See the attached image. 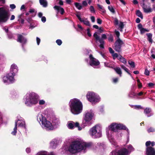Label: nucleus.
Returning <instances> with one entry per match:
<instances>
[{"label":"nucleus","mask_w":155,"mask_h":155,"mask_svg":"<svg viewBox=\"0 0 155 155\" xmlns=\"http://www.w3.org/2000/svg\"><path fill=\"white\" fill-rule=\"evenodd\" d=\"M79 125L78 122L74 123L72 121L69 122L68 124V127L69 129H73L76 126H78Z\"/></svg>","instance_id":"b1692460"},{"label":"nucleus","mask_w":155,"mask_h":155,"mask_svg":"<svg viewBox=\"0 0 155 155\" xmlns=\"http://www.w3.org/2000/svg\"><path fill=\"white\" fill-rule=\"evenodd\" d=\"M3 81L6 84H9V82L10 81V75L9 74H7L3 77Z\"/></svg>","instance_id":"bb28decb"},{"label":"nucleus","mask_w":155,"mask_h":155,"mask_svg":"<svg viewBox=\"0 0 155 155\" xmlns=\"http://www.w3.org/2000/svg\"><path fill=\"white\" fill-rule=\"evenodd\" d=\"M16 122L17 126L18 125V127H20L22 129L26 130L27 128L24 119L20 116L18 115L17 117L16 120L15 121V124Z\"/></svg>","instance_id":"4468645a"},{"label":"nucleus","mask_w":155,"mask_h":155,"mask_svg":"<svg viewBox=\"0 0 155 155\" xmlns=\"http://www.w3.org/2000/svg\"><path fill=\"white\" fill-rule=\"evenodd\" d=\"M109 50L110 52L112 54L113 53H114V51L111 48L109 47Z\"/></svg>","instance_id":"0e129e2a"},{"label":"nucleus","mask_w":155,"mask_h":155,"mask_svg":"<svg viewBox=\"0 0 155 155\" xmlns=\"http://www.w3.org/2000/svg\"><path fill=\"white\" fill-rule=\"evenodd\" d=\"M119 22L118 19L117 18H115L114 19V24L115 25H118L119 28H120V31H122L124 28V25L123 24V22L122 21H120L119 24Z\"/></svg>","instance_id":"412c9836"},{"label":"nucleus","mask_w":155,"mask_h":155,"mask_svg":"<svg viewBox=\"0 0 155 155\" xmlns=\"http://www.w3.org/2000/svg\"><path fill=\"white\" fill-rule=\"evenodd\" d=\"M102 56L103 58V59L102 60V61L104 60L105 61H108V58L104 54L103 55H102Z\"/></svg>","instance_id":"864d4df0"},{"label":"nucleus","mask_w":155,"mask_h":155,"mask_svg":"<svg viewBox=\"0 0 155 155\" xmlns=\"http://www.w3.org/2000/svg\"><path fill=\"white\" fill-rule=\"evenodd\" d=\"M144 113L148 117H150L153 114V113L151 112V110L150 108H146L144 110Z\"/></svg>","instance_id":"a878e982"},{"label":"nucleus","mask_w":155,"mask_h":155,"mask_svg":"<svg viewBox=\"0 0 155 155\" xmlns=\"http://www.w3.org/2000/svg\"><path fill=\"white\" fill-rule=\"evenodd\" d=\"M147 131L148 133L153 132H155V129L152 127H150L148 128L147 130Z\"/></svg>","instance_id":"a19ab883"},{"label":"nucleus","mask_w":155,"mask_h":155,"mask_svg":"<svg viewBox=\"0 0 155 155\" xmlns=\"http://www.w3.org/2000/svg\"><path fill=\"white\" fill-rule=\"evenodd\" d=\"M36 41L38 45H39L41 41V40L38 37H36Z\"/></svg>","instance_id":"13d9d810"},{"label":"nucleus","mask_w":155,"mask_h":155,"mask_svg":"<svg viewBox=\"0 0 155 155\" xmlns=\"http://www.w3.org/2000/svg\"><path fill=\"white\" fill-rule=\"evenodd\" d=\"M89 10L91 13H95V10L94 7L93 6H90Z\"/></svg>","instance_id":"c03bdc74"},{"label":"nucleus","mask_w":155,"mask_h":155,"mask_svg":"<svg viewBox=\"0 0 155 155\" xmlns=\"http://www.w3.org/2000/svg\"><path fill=\"white\" fill-rule=\"evenodd\" d=\"M155 145V142L154 141L151 142L150 141H147L145 143V145Z\"/></svg>","instance_id":"c9c22d12"},{"label":"nucleus","mask_w":155,"mask_h":155,"mask_svg":"<svg viewBox=\"0 0 155 155\" xmlns=\"http://www.w3.org/2000/svg\"><path fill=\"white\" fill-rule=\"evenodd\" d=\"M134 108L136 109H143V108L141 105H136L134 106Z\"/></svg>","instance_id":"de8ad7c7"},{"label":"nucleus","mask_w":155,"mask_h":155,"mask_svg":"<svg viewBox=\"0 0 155 155\" xmlns=\"http://www.w3.org/2000/svg\"><path fill=\"white\" fill-rule=\"evenodd\" d=\"M54 8L58 11V12H60L61 14L63 15L64 12V9L60 6L55 5L54 7Z\"/></svg>","instance_id":"393cba45"},{"label":"nucleus","mask_w":155,"mask_h":155,"mask_svg":"<svg viewBox=\"0 0 155 155\" xmlns=\"http://www.w3.org/2000/svg\"><path fill=\"white\" fill-rule=\"evenodd\" d=\"M128 62L131 68H134L135 67V63L134 61L130 60Z\"/></svg>","instance_id":"58836bf2"},{"label":"nucleus","mask_w":155,"mask_h":155,"mask_svg":"<svg viewBox=\"0 0 155 155\" xmlns=\"http://www.w3.org/2000/svg\"><path fill=\"white\" fill-rule=\"evenodd\" d=\"M107 38L106 35L105 34H103L102 35L101 38V39H102L104 40V39H106Z\"/></svg>","instance_id":"052dcab7"},{"label":"nucleus","mask_w":155,"mask_h":155,"mask_svg":"<svg viewBox=\"0 0 155 155\" xmlns=\"http://www.w3.org/2000/svg\"><path fill=\"white\" fill-rule=\"evenodd\" d=\"M18 70V68L16 64H13L11 65L10 67V73L12 74L11 75H10V84H13L15 82L14 76Z\"/></svg>","instance_id":"ddd939ff"},{"label":"nucleus","mask_w":155,"mask_h":155,"mask_svg":"<svg viewBox=\"0 0 155 155\" xmlns=\"http://www.w3.org/2000/svg\"><path fill=\"white\" fill-rule=\"evenodd\" d=\"M97 22L99 24H101L102 23V20L99 18L97 19Z\"/></svg>","instance_id":"e2e57ef3"},{"label":"nucleus","mask_w":155,"mask_h":155,"mask_svg":"<svg viewBox=\"0 0 155 155\" xmlns=\"http://www.w3.org/2000/svg\"><path fill=\"white\" fill-rule=\"evenodd\" d=\"M26 20L28 22L30 23L32 21V19L31 17H29L26 19Z\"/></svg>","instance_id":"5fc2aeb1"},{"label":"nucleus","mask_w":155,"mask_h":155,"mask_svg":"<svg viewBox=\"0 0 155 155\" xmlns=\"http://www.w3.org/2000/svg\"><path fill=\"white\" fill-rule=\"evenodd\" d=\"M76 7L78 9L81 10L82 8V6L81 4L78 3L76 2L74 3Z\"/></svg>","instance_id":"4c0bfd02"},{"label":"nucleus","mask_w":155,"mask_h":155,"mask_svg":"<svg viewBox=\"0 0 155 155\" xmlns=\"http://www.w3.org/2000/svg\"><path fill=\"white\" fill-rule=\"evenodd\" d=\"M102 62L104 63V66L108 68H112L111 65L110 64L109 62L106 61L104 60H103Z\"/></svg>","instance_id":"72a5a7b5"},{"label":"nucleus","mask_w":155,"mask_h":155,"mask_svg":"<svg viewBox=\"0 0 155 155\" xmlns=\"http://www.w3.org/2000/svg\"><path fill=\"white\" fill-rule=\"evenodd\" d=\"M39 3L43 7L45 8L47 6L48 3L46 0H39Z\"/></svg>","instance_id":"c85d7f7f"},{"label":"nucleus","mask_w":155,"mask_h":155,"mask_svg":"<svg viewBox=\"0 0 155 155\" xmlns=\"http://www.w3.org/2000/svg\"><path fill=\"white\" fill-rule=\"evenodd\" d=\"M94 113L92 109L87 110L85 111L83 116L82 126L84 128L86 126H89L92 124V120L94 117Z\"/></svg>","instance_id":"39448f33"},{"label":"nucleus","mask_w":155,"mask_h":155,"mask_svg":"<svg viewBox=\"0 0 155 155\" xmlns=\"http://www.w3.org/2000/svg\"><path fill=\"white\" fill-rule=\"evenodd\" d=\"M134 150L133 146H128L127 149L124 147L117 148L112 151L110 155H129L130 152Z\"/></svg>","instance_id":"6e6552de"},{"label":"nucleus","mask_w":155,"mask_h":155,"mask_svg":"<svg viewBox=\"0 0 155 155\" xmlns=\"http://www.w3.org/2000/svg\"><path fill=\"white\" fill-rule=\"evenodd\" d=\"M146 35L147 37V40L150 43L152 44L153 42V40L152 39V34L151 33H147Z\"/></svg>","instance_id":"c756f323"},{"label":"nucleus","mask_w":155,"mask_h":155,"mask_svg":"<svg viewBox=\"0 0 155 155\" xmlns=\"http://www.w3.org/2000/svg\"><path fill=\"white\" fill-rule=\"evenodd\" d=\"M97 6L100 9H101L102 10V12H103L104 13L105 12V10L103 9V7L102 5H101L99 4H97Z\"/></svg>","instance_id":"3c124183"},{"label":"nucleus","mask_w":155,"mask_h":155,"mask_svg":"<svg viewBox=\"0 0 155 155\" xmlns=\"http://www.w3.org/2000/svg\"><path fill=\"white\" fill-rule=\"evenodd\" d=\"M69 106L71 112L74 115L81 113L83 110V105L80 100L77 98H74L70 100Z\"/></svg>","instance_id":"7ed1b4c3"},{"label":"nucleus","mask_w":155,"mask_h":155,"mask_svg":"<svg viewBox=\"0 0 155 155\" xmlns=\"http://www.w3.org/2000/svg\"><path fill=\"white\" fill-rule=\"evenodd\" d=\"M88 101L92 104L99 102L100 97L97 94L93 92H89L86 95Z\"/></svg>","instance_id":"9b49d317"},{"label":"nucleus","mask_w":155,"mask_h":155,"mask_svg":"<svg viewBox=\"0 0 155 155\" xmlns=\"http://www.w3.org/2000/svg\"><path fill=\"white\" fill-rule=\"evenodd\" d=\"M39 97L34 92L27 93L24 96L23 100L25 105L28 107H31L36 104L38 102L40 105L45 104V101L44 100H40L38 101Z\"/></svg>","instance_id":"f03ea898"},{"label":"nucleus","mask_w":155,"mask_h":155,"mask_svg":"<svg viewBox=\"0 0 155 155\" xmlns=\"http://www.w3.org/2000/svg\"><path fill=\"white\" fill-rule=\"evenodd\" d=\"M87 35L89 37L91 36V33H90V29L89 28H87Z\"/></svg>","instance_id":"bf43d9fd"},{"label":"nucleus","mask_w":155,"mask_h":155,"mask_svg":"<svg viewBox=\"0 0 155 155\" xmlns=\"http://www.w3.org/2000/svg\"><path fill=\"white\" fill-rule=\"evenodd\" d=\"M60 122L59 120L56 117H54L52 121V125L54 129L57 128L59 126Z\"/></svg>","instance_id":"5701e85b"},{"label":"nucleus","mask_w":155,"mask_h":155,"mask_svg":"<svg viewBox=\"0 0 155 155\" xmlns=\"http://www.w3.org/2000/svg\"><path fill=\"white\" fill-rule=\"evenodd\" d=\"M94 36L96 39L97 41H98L100 43L99 45L100 48L101 49H102L104 48V41L102 39H101L99 36L96 33H95L94 34Z\"/></svg>","instance_id":"6ab92c4d"},{"label":"nucleus","mask_w":155,"mask_h":155,"mask_svg":"<svg viewBox=\"0 0 155 155\" xmlns=\"http://www.w3.org/2000/svg\"><path fill=\"white\" fill-rule=\"evenodd\" d=\"M120 66L121 68L124 70L126 72H128V71H129V70L124 65H121Z\"/></svg>","instance_id":"49530a36"},{"label":"nucleus","mask_w":155,"mask_h":155,"mask_svg":"<svg viewBox=\"0 0 155 155\" xmlns=\"http://www.w3.org/2000/svg\"><path fill=\"white\" fill-rule=\"evenodd\" d=\"M15 127L14 128L13 130L12 131L11 134L13 135H15L17 133V126L16 124V123L15 124Z\"/></svg>","instance_id":"2f4dec72"},{"label":"nucleus","mask_w":155,"mask_h":155,"mask_svg":"<svg viewBox=\"0 0 155 155\" xmlns=\"http://www.w3.org/2000/svg\"><path fill=\"white\" fill-rule=\"evenodd\" d=\"M62 142L61 140L59 138H55L52 140L50 142V145H58Z\"/></svg>","instance_id":"4be33fe9"},{"label":"nucleus","mask_w":155,"mask_h":155,"mask_svg":"<svg viewBox=\"0 0 155 155\" xmlns=\"http://www.w3.org/2000/svg\"><path fill=\"white\" fill-rule=\"evenodd\" d=\"M113 69L116 73L119 75L120 77L122 76V71L120 68L119 67H117L116 68H114Z\"/></svg>","instance_id":"cd10ccee"},{"label":"nucleus","mask_w":155,"mask_h":155,"mask_svg":"<svg viewBox=\"0 0 155 155\" xmlns=\"http://www.w3.org/2000/svg\"><path fill=\"white\" fill-rule=\"evenodd\" d=\"M108 8L109 10L113 13H115V11L114 8L112 6H108Z\"/></svg>","instance_id":"37998d69"},{"label":"nucleus","mask_w":155,"mask_h":155,"mask_svg":"<svg viewBox=\"0 0 155 155\" xmlns=\"http://www.w3.org/2000/svg\"><path fill=\"white\" fill-rule=\"evenodd\" d=\"M9 8L6 7L0 8V23L5 22L8 18Z\"/></svg>","instance_id":"9d476101"},{"label":"nucleus","mask_w":155,"mask_h":155,"mask_svg":"<svg viewBox=\"0 0 155 155\" xmlns=\"http://www.w3.org/2000/svg\"><path fill=\"white\" fill-rule=\"evenodd\" d=\"M118 130H126L127 132V139L126 144H127L129 141V131L126 126L120 123H113L110 125L106 129V133L109 135V131L110 132H116Z\"/></svg>","instance_id":"20e7f679"},{"label":"nucleus","mask_w":155,"mask_h":155,"mask_svg":"<svg viewBox=\"0 0 155 155\" xmlns=\"http://www.w3.org/2000/svg\"><path fill=\"white\" fill-rule=\"evenodd\" d=\"M138 28L140 30L142 28H143L142 27V24H139L138 25Z\"/></svg>","instance_id":"774afa93"},{"label":"nucleus","mask_w":155,"mask_h":155,"mask_svg":"<svg viewBox=\"0 0 155 155\" xmlns=\"http://www.w3.org/2000/svg\"><path fill=\"white\" fill-rule=\"evenodd\" d=\"M41 21L43 23L45 22L46 21V17L45 16L42 17L41 18Z\"/></svg>","instance_id":"680f3d73"},{"label":"nucleus","mask_w":155,"mask_h":155,"mask_svg":"<svg viewBox=\"0 0 155 155\" xmlns=\"http://www.w3.org/2000/svg\"><path fill=\"white\" fill-rule=\"evenodd\" d=\"M91 51L90 50L86 49V51L85 52V54L87 56L89 54V53H90Z\"/></svg>","instance_id":"4d7b16f0"},{"label":"nucleus","mask_w":155,"mask_h":155,"mask_svg":"<svg viewBox=\"0 0 155 155\" xmlns=\"http://www.w3.org/2000/svg\"><path fill=\"white\" fill-rule=\"evenodd\" d=\"M66 142L70 144L69 145H93L94 143L92 142H85L83 140L80 138H77L73 140L72 139L66 140Z\"/></svg>","instance_id":"1a4fd4ad"},{"label":"nucleus","mask_w":155,"mask_h":155,"mask_svg":"<svg viewBox=\"0 0 155 155\" xmlns=\"http://www.w3.org/2000/svg\"><path fill=\"white\" fill-rule=\"evenodd\" d=\"M136 14L138 17H140L141 19L143 18V17L142 13L139 10L137 11Z\"/></svg>","instance_id":"f704fd0d"},{"label":"nucleus","mask_w":155,"mask_h":155,"mask_svg":"<svg viewBox=\"0 0 155 155\" xmlns=\"http://www.w3.org/2000/svg\"><path fill=\"white\" fill-rule=\"evenodd\" d=\"M56 42L57 45L59 46L61 45L62 43V41L60 39H57L56 40Z\"/></svg>","instance_id":"8fccbe9b"},{"label":"nucleus","mask_w":155,"mask_h":155,"mask_svg":"<svg viewBox=\"0 0 155 155\" xmlns=\"http://www.w3.org/2000/svg\"><path fill=\"white\" fill-rule=\"evenodd\" d=\"M76 16L81 22L83 23L84 25L87 26L89 27L91 26L90 22L87 18H81L80 14H77Z\"/></svg>","instance_id":"a211bd4d"},{"label":"nucleus","mask_w":155,"mask_h":155,"mask_svg":"<svg viewBox=\"0 0 155 155\" xmlns=\"http://www.w3.org/2000/svg\"><path fill=\"white\" fill-rule=\"evenodd\" d=\"M37 121L41 124L42 127L48 131L53 130L52 123L47 120L46 118L41 113H39L37 116Z\"/></svg>","instance_id":"423d86ee"},{"label":"nucleus","mask_w":155,"mask_h":155,"mask_svg":"<svg viewBox=\"0 0 155 155\" xmlns=\"http://www.w3.org/2000/svg\"><path fill=\"white\" fill-rule=\"evenodd\" d=\"M128 96L131 98H134L137 97V94L132 91L129 93Z\"/></svg>","instance_id":"473e14b6"},{"label":"nucleus","mask_w":155,"mask_h":155,"mask_svg":"<svg viewBox=\"0 0 155 155\" xmlns=\"http://www.w3.org/2000/svg\"><path fill=\"white\" fill-rule=\"evenodd\" d=\"M137 86L138 88L140 89L142 87V85L141 83H137Z\"/></svg>","instance_id":"338daca9"},{"label":"nucleus","mask_w":155,"mask_h":155,"mask_svg":"<svg viewBox=\"0 0 155 155\" xmlns=\"http://www.w3.org/2000/svg\"><path fill=\"white\" fill-rule=\"evenodd\" d=\"M144 1L145 0H142L140 3V5L142 7L144 12L145 13L151 12L152 11V9L150 6L148 7L147 5L145 4L144 2Z\"/></svg>","instance_id":"f3484780"},{"label":"nucleus","mask_w":155,"mask_h":155,"mask_svg":"<svg viewBox=\"0 0 155 155\" xmlns=\"http://www.w3.org/2000/svg\"><path fill=\"white\" fill-rule=\"evenodd\" d=\"M108 39L109 42H113V36L111 35H110Z\"/></svg>","instance_id":"09e8293b"},{"label":"nucleus","mask_w":155,"mask_h":155,"mask_svg":"<svg viewBox=\"0 0 155 155\" xmlns=\"http://www.w3.org/2000/svg\"><path fill=\"white\" fill-rule=\"evenodd\" d=\"M112 55L113 56V59H115L116 58H119V55H118L117 53H114L112 54Z\"/></svg>","instance_id":"a18cd8bd"},{"label":"nucleus","mask_w":155,"mask_h":155,"mask_svg":"<svg viewBox=\"0 0 155 155\" xmlns=\"http://www.w3.org/2000/svg\"><path fill=\"white\" fill-rule=\"evenodd\" d=\"M115 34L118 38H120L119 36L120 34L119 32L118 31L116 30L115 31Z\"/></svg>","instance_id":"6e6d98bb"},{"label":"nucleus","mask_w":155,"mask_h":155,"mask_svg":"<svg viewBox=\"0 0 155 155\" xmlns=\"http://www.w3.org/2000/svg\"><path fill=\"white\" fill-rule=\"evenodd\" d=\"M36 155H47V153L45 151H41L38 152Z\"/></svg>","instance_id":"ea45409f"},{"label":"nucleus","mask_w":155,"mask_h":155,"mask_svg":"<svg viewBox=\"0 0 155 155\" xmlns=\"http://www.w3.org/2000/svg\"><path fill=\"white\" fill-rule=\"evenodd\" d=\"M17 41L21 43L22 49L24 51H25V50L24 47V45L27 43V39L22 35L19 34L18 36Z\"/></svg>","instance_id":"dca6fc26"},{"label":"nucleus","mask_w":155,"mask_h":155,"mask_svg":"<svg viewBox=\"0 0 155 155\" xmlns=\"http://www.w3.org/2000/svg\"><path fill=\"white\" fill-rule=\"evenodd\" d=\"M140 33L141 34H143L146 32H148L149 30L146 29L144 28H143L141 29L140 30Z\"/></svg>","instance_id":"79ce46f5"},{"label":"nucleus","mask_w":155,"mask_h":155,"mask_svg":"<svg viewBox=\"0 0 155 155\" xmlns=\"http://www.w3.org/2000/svg\"><path fill=\"white\" fill-rule=\"evenodd\" d=\"M41 107L40 105L35 106L34 107V110L35 111L38 112L40 111Z\"/></svg>","instance_id":"e433bc0d"},{"label":"nucleus","mask_w":155,"mask_h":155,"mask_svg":"<svg viewBox=\"0 0 155 155\" xmlns=\"http://www.w3.org/2000/svg\"><path fill=\"white\" fill-rule=\"evenodd\" d=\"M90 136L94 139L98 138L102 136V129L100 125L97 124L91 128L89 131Z\"/></svg>","instance_id":"0eeeda50"},{"label":"nucleus","mask_w":155,"mask_h":155,"mask_svg":"<svg viewBox=\"0 0 155 155\" xmlns=\"http://www.w3.org/2000/svg\"><path fill=\"white\" fill-rule=\"evenodd\" d=\"M89 61L88 59L86 58L85 60V61L94 68H99L98 66L100 64V62L97 59L94 58L93 55L91 54H90L89 55Z\"/></svg>","instance_id":"f8f14e48"},{"label":"nucleus","mask_w":155,"mask_h":155,"mask_svg":"<svg viewBox=\"0 0 155 155\" xmlns=\"http://www.w3.org/2000/svg\"><path fill=\"white\" fill-rule=\"evenodd\" d=\"M146 149L147 155H155V150L150 146H147Z\"/></svg>","instance_id":"aec40b11"},{"label":"nucleus","mask_w":155,"mask_h":155,"mask_svg":"<svg viewBox=\"0 0 155 155\" xmlns=\"http://www.w3.org/2000/svg\"><path fill=\"white\" fill-rule=\"evenodd\" d=\"M154 85V84L152 83H150L148 84V86L150 87H152Z\"/></svg>","instance_id":"69168bd1"},{"label":"nucleus","mask_w":155,"mask_h":155,"mask_svg":"<svg viewBox=\"0 0 155 155\" xmlns=\"http://www.w3.org/2000/svg\"><path fill=\"white\" fill-rule=\"evenodd\" d=\"M123 41L120 39L118 38L115 43L114 50L116 51L120 52L121 51V47L124 44Z\"/></svg>","instance_id":"2eb2a0df"},{"label":"nucleus","mask_w":155,"mask_h":155,"mask_svg":"<svg viewBox=\"0 0 155 155\" xmlns=\"http://www.w3.org/2000/svg\"><path fill=\"white\" fill-rule=\"evenodd\" d=\"M144 74L147 76H149L150 75V71L147 69H146L145 70Z\"/></svg>","instance_id":"603ef678"},{"label":"nucleus","mask_w":155,"mask_h":155,"mask_svg":"<svg viewBox=\"0 0 155 155\" xmlns=\"http://www.w3.org/2000/svg\"><path fill=\"white\" fill-rule=\"evenodd\" d=\"M100 146H63L62 153L68 155H73L81 151L85 152L91 150L94 152L98 151Z\"/></svg>","instance_id":"f257e3e1"},{"label":"nucleus","mask_w":155,"mask_h":155,"mask_svg":"<svg viewBox=\"0 0 155 155\" xmlns=\"http://www.w3.org/2000/svg\"><path fill=\"white\" fill-rule=\"evenodd\" d=\"M118 59L121 62L124 64H125L127 63L126 59L122 57L121 55H119Z\"/></svg>","instance_id":"7c9ffc66"}]
</instances>
